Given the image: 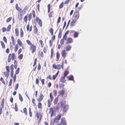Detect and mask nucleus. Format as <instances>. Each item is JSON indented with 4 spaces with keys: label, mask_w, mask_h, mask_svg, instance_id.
<instances>
[{
    "label": "nucleus",
    "mask_w": 125,
    "mask_h": 125,
    "mask_svg": "<svg viewBox=\"0 0 125 125\" xmlns=\"http://www.w3.org/2000/svg\"><path fill=\"white\" fill-rule=\"evenodd\" d=\"M76 21L72 19V21L71 23V24H70L71 26H73L74 25Z\"/></svg>",
    "instance_id": "5701e85b"
},
{
    "label": "nucleus",
    "mask_w": 125,
    "mask_h": 125,
    "mask_svg": "<svg viewBox=\"0 0 125 125\" xmlns=\"http://www.w3.org/2000/svg\"><path fill=\"white\" fill-rule=\"evenodd\" d=\"M18 45L16 44L14 47V51L15 52H16L18 50Z\"/></svg>",
    "instance_id": "58836bf2"
},
{
    "label": "nucleus",
    "mask_w": 125,
    "mask_h": 125,
    "mask_svg": "<svg viewBox=\"0 0 125 125\" xmlns=\"http://www.w3.org/2000/svg\"><path fill=\"white\" fill-rule=\"evenodd\" d=\"M62 125H67L65 119L64 117H62L61 119L60 123Z\"/></svg>",
    "instance_id": "9d476101"
},
{
    "label": "nucleus",
    "mask_w": 125,
    "mask_h": 125,
    "mask_svg": "<svg viewBox=\"0 0 125 125\" xmlns=\"http://www.w3.org/2000/svg\"><path fill=\"white\" fill-rule=\"evenodd\" d=\"M26 42L28 45H30L29 50L32 53L35 52L36 50V46L32 43L31 42L28 40H26Z\"/></svg>",
    "instance_id": "f257e3e1"
},
{
    "label": "nucleus",
    "mask_w": 125,
    "mask_h": 125,
    "mask_svg": "<svg viewBox=\"0 0 125 125\" xmlns=\"http://www.w3.org/2000/svg\"><path fill=\"white\" fill-rule=\"evenodd\" d=\"M32 103L35 106L36 105V103H35V99H32Z\"/></svg>",
    "instance_id": "6e6d98bb"
},
{
    "label": "nucleus",
    "mask_w": 125,
    "mask_h": 125,
    "mask_svg": "<svg viewBox=\"0 0 125 125\" xmlns=\"http://www.w3.org/2000/svg\"><path fill=\"white\" fill-rule=\"evenodd\" d=\"M20 68L19 67H18L17 69L16 70L15 74H17L19 73V71L20 70Z\"/></svg>",
    "instance_id": "37998d69"
},
{
    "label": "nucleus",
    "mask_w": 125,
    "mask_h": 125,
    "mask_svg": "<svg viewBox=\"0 0 125 125\" xmlns=\"http://www.w3.org/2000/svg\"><path fill=\"white\" fill-rule=\"evenodd\" d=\"M16 56L15 54L14 53H12V54H9L8 60V62H10L11 58L12 60H13L16 58Z\"/></svg>",
    "instance_id": "0eeeda50"
},
{
    "label": "nucleus",
    "mask_w": 125,
    "mask_h": 125,
    "mask_svg": "<svg viewBox=\"0 0 125 125\" xmlns=\"http://www.w3.org/2000/svg\"><path fill=\"white\" fill-rule=\"evenodd\" d=\"M34 22L35 24L37 23L40 27H42V20L38 17H36V18L34 19Z\"/></svg>",
    "instance_id": "423d86ee"
},
{
    "label": "nucleus",
    "mask_w": 125,
    "mask_h": 125,
    "mask_svg": "<svg viewBox=\"0 0 125 125\" xmlns=\"http://www.w3.org/2000/svg\"><path fill=\"white\" fill-rule=\"evenodd\" d=\"M32 15H33V18H35L36 15L35 13V12L34 10H33L32 11Z\"/></svg>",
    "instance_id": "0e129e2a"
},
{
    "label": "nucleus",
    "mask_w": 125,
    "mask_h": 125,
    "mask_svg": "<svg viewBox=\"0 0 125 125\" xmlns=\"http://www.w3.org/2000/svg\"><path fill=\"white\" fill-rule=\"evenodd\" d=\"M59 73V71H58L55 75H53L52 78V80H54L56 79V78L57 77Z\"/></svg>",
    "instance_id": "dca6fc26"
},
{
    "label": "nucleus",
    "mask_w": 125,
    "mask_h": 125,
    "mask_svg": "<svg viewBox=\"0 0 125 125\" xmlns=\"http://www.w3.org/2000/svg\"><path fill=\"white\" fill-rule=\"evenodd\" d=\"M39 102L37 105L39 109H42V104L40 102Z\"/></svg>",
    "instance_id": "412c9836"
},
{
    "label": "nucleus",
    "mask_w": 125,
    "mask_h": 125,
    "mask_svg": "<svg viewBox=\"0 0 125 125\" xmlns=\"http://www.w3.org/2000/svg\"><path fill=\"white\" fill-rule=\"evenodd\" d=\"M14 65L13 64H11L10 65V69L11 70L10 76L11 77H12L13 75L14 72Z\"/></svg>",
    "instance_id": "9b49d317"
},
{
    "label": "nucleus",
    "mask_w": 125,
    "mask_h": 125,
    "mask_svg": "<svg viewBox=\"0 0 125 125\" xmlns=\"http://www.w3.org/2000/svg\"><path fill=\"white\" fill-rule=\"evenodd\" d=\"M11 38L12 44L13 45H15V41L14 38L13 36H11Z\"/></svg>",
    "instance_id": "393cba45"
},
{
    "label": "nucleus",
    "mask_w": 125,
    "mask_h": 125,
    "mask_svg": "<svg viewBox=\"0 0 125 125\" xmlns=\"http://www.w3.org/2000/svg\"><path fill=\"white\" fill-rule=\"evenodd\" d=\"M39 42L41 46V47H42L43 46V42L41 40H40Z\"/></svg>",
    "instance_id": "052dcab7"
},
{
    "label": "nucleus",
    "mask_w": 125,
    "mask_h": 125,
    "mask_svg": "<svg viewBox=\"0 0 125 125\" xmlns=\"http://www.w3.org/2000/svg\"><path fill=\"white\" fill-rule=\"evenodd\" d=\"M0 42L2 48L3 49L5 48V46L4 43L2 41H0Z\"/></svg>",
    "instance_id": "ea45409f"
},
{
    "label": "nucleus",
    "mask_w": 125,
    "mask_h": 125,
    "mask_svg": "<svg viewBox=\"0 0 125 125\" xmlns=\"http://www.w3.org/2000/svg\"><path fill=\"white\" fill-rule=\"evenodd\" d=\"M80 17L79 11H75L72 17V19L76 21Z\"/></svg>",
    "instance_id": "20e7f679"
},
{
    "label": "nucleus",
    "mask_w": 125,
    "mask_h": 125,
    "mask_svg": "<svg viewBox=\"0 0 125 125\" xmlns=\"http://www.w3.org/2000/svg\"><path fill=\"white\" fill-rule=\"evenodd\" d=\"M67 38V35L64 34V36H63V38L62 39L64 40H65Z\"/></svg>",
    "instance_id": "338daca9"
},
{
    "label": "nucleus",
    "mask_w": 125,
    "mask_h": 125,
    "mask_svg": "<svg viewBox=\"0 0 125 125\" xmlns=\"http://www.w3.org/2000/svg\"><path fill=\"white\" fill-rule=\"evenodd\" d=\"M62 115V114H61L58 115L57 116H56L55 118L53 119V123H52L51 122L50 123V124L51 125H54V123H58L59 122V120L61 118Z\"/></svg>",
    "instance_id": "f03ea898"
},
{
    "label": "nucleus",
    "mask_w": 125,
    "mask_h": 125,
    "mask_svg": "<svg viewBox=\"0 0 125 125\" xmlns=\"http://www.w3.org/2000/svg\"><path fill=\"white\" fill-rule=\"evenodd\" d=\"M53 92L54 93V95L55 96H56L57 94V91L56 90H53Z\"/></svg>",
    "instance_id": "680f3d73"
},
{
    "label": "nucleus",
    "mask_w": 125,
    "mask_h": 125,
    "mask_svg": "<svg viewBox=\"0 0 125 125\" xmlns=\"http://www.w3.org/2000/svg\"><path fill=\"white\" fill-rule=\"evenodd\" d=\"M34 33H36L38 31V29L36 26H34Z\"/></svg>",
    "instance_id": "bb28decb"
},
{
    "label": "nucleus",
    "mask_w": 125,
    "mask_h": 125,
    "mask_svg": "<svg viewBox=\"0 0 125 125\" xmlns=\"http://www.w3.org/2000/svg\"><path fill=\"white\" fill-rule=\"evenodd\" d=\"M20 35L21 37H22L23 35V32L22 28L20 29Z\"/></svg>",
    "instance_id": "72a5a7b5"
},
{
    "label": "nucleus",
    "mask_w": 125,
    "mask_h": 125,
    "mask_svg": "<svg viewBox=\"0 0 125 125\" xmlns=\"http://www.w3.org/2000/svg\"><path fill=\"white\" fill-rule=\"evenodd\" d=\"M62 31L61 29H59V31L58 34V37L59 38H61L62 36Z\"/></svg>",
    "instance_id": "aec40b11"
},
{
    "label": "nucleus",
    "mask_w": 125,
    "mask_h": 125,
    "mask_svg": "<svg viewBox=\"0 0 125 125\" xmlns=\"http://www.w3.org/2000/svg\"><path fill=\"white\" fill-rule=\"evenodd\" d=\"M4 101L5 99L4 98H3L2 99L1 102V105L3 107H4Z\"/></svg>",
    "instance_id": "4c0bfd02"
},
{
    "label": "nucleus",
    "mask_w": 125,
    "mask_h": 125,
    "mask_svg": "<svg viewBox=\"0 0 125 125\" xmlns=\"http://www.w3.org/2000/svg\"><path fill=\"white\" fill-rule=\"evenodd\" d=\"M15 107L14 108V109L15 110V111L16 112H17L18 111V110L17 104L16 103H15Z\"/></svg>",
    "instance_id": "c03bdc74"
},
{
    "label": "nucleus",
    "mask_w": 125,
    "mask_h": 125,
    "mask_svg": "<svg viewBox=\"0 0 125 125\" xmlns=\"http://www.w3.org/2000/svg\"><path fill=\"white\" fill-rule=\"evenodd\" d=\"M64 4V3L63 2L61 3H60V5H59V8L60 9H61V8H62Z\"/></svg>",
    "instance_id": "a19ab883"
},
{
    "label": "nucleus",
    "mask_w": 125,
    "mask_h": 125,
    "mask_svg": "<svg viewBox=\"0 0 125 125\" xmlns=\"http://www.w3.org/2000/svg\"><path fill=\"white\" fill-rule=\"evenodd\" d=\"M10 67L9 66H7L6 67V69L7 72H10Z\"/></svg>",
    "instance_id": "13d9d810"
},
{
    "label": "nucleus",
    "mask_w": 125,
    "mask_h": 125,
    "mask_svg": "<svg viewBox=\"0 0 125 125\" xmlns=\"http://www.w3.org/2000/svg\"><path fill=\"white\" fill-rule=\"evenodd\" d=\"M19 98L21 101H23V98L20 94H19Z\"/></svg>",
    "instance_id": "a18cd8bd"
},
{
    "label": "nucleus",
    "mask_w": 125,
    "mask_h": 125,
    "mask_svg": "<svg viewBox=\"0 0 125 125\" xmlns=\"http://www.w3.org/2000/svg\"><path fill=\"white\" fill-rule=\"evenodd\" d=\"M47 46H44L43 48V51L45 53H46L47 52Z\"/></svg>",
    "instance_id": "de8ad7c7"
},
{
    "label": "nucleus",
    "mask_w": 125,
    "mask_h": 125,
    "mask_svg": "<svg viewBox=\"0 0 125 125\" xmlns=\"http://www.w3.org/2000/svg\"><path fill=\"white\" fill-rule=\"evenodd\" d=\"M48 7V12L49 13L50 12V9H51V5L50 4H48L47 6Z\"/></svg>",
    "instance_id": "e433bc0d"
},
{
    "label": "nucleus",
    "mask_w": 125,
    "mask_h": 125,
    "mask_svg": "<svg viewBox=\"0 0 125 125\" xmlns=\"http://www.w3.org/2000/svg\"><path fill=\"white\" fill-rule=\"evenodd\" d=\"M23 111L25 114L26 115H27L28 113L26 108L25 107L24 108Z\"/></svg>",
    "instance_id": "473e14b6"
},
{
    "label": "nucleus",
    "mask_w": 125,
    "mask_h": 125,
    "mask_svg": "<svg viewBox=\"0 0 125 125\" xmlns=\"http://www.w3.org/2000/svg\"><path fill=\"white\" fill-rule=\"evenodd\" d=\"M64 40H65L62 39L61 40L60 44L61 45H62L64 44Z\"/></svg>",
    "instance_id": "4d7b16f0"
},
{
    "label": "nucleus",
    "mask_w": 125,
    "mask_h": 125,
    "mask_svg": "<svg viewBox=\"0 0 125 125\" xmlns=\"http://www.w3.org/2000/svg\"><path fill=\"white\" fill-rule=\"evenodd\" d=\"M12 18L11 17H9L6 20V22H8L12 20Z\"/></svg>",
    "instance_id": "3c124183"
},
{
    "label": "nucleus",
    "mask_w": 125,
    "mask_h": 125,
    "mask_svg": "<svg viewBox=\"0 0 125 125\" xmlns=\"http://www.w3.org/2000/svg\"><path fill=\"white\" fill-rule=\"evenodd\" d=\"M53 51L52 48L51 49V58H52L53 57Z\"/></svg>",
    "instance_id": "603ef678"
},
{
    "label": "nucleus",
    "mask_w": 125,
    "mask_h": 125,
    "mask_svg": "<svg viewBox=\"0 0 125 125\" xmlns=\"http://www.w3.org/2000/svg\"><path fill=\"white\" fill-rule=\"evenodd\" d=\"M4 74L6 77L8 78L9 75V73L8 72H3Z\"/></svg>",
    "instance_id": "7c9ffc66"
},
{
    "label": "nucleus",
    "mask_w": 125,
    "mask_h": 125,
    "mask_svg": "<svg viewBox=\"0 0 125 125\" xmlns=\"http://www.w3.org/2000/svg\"><path fill=\"white\" fill-rule=\"evenodd\" d=\"M73 42L72 38L71 37H68L66 41L67 43H71Z\"/></svg>",
    "instance_id": "f3484780"
},
{
    "label": "nucleus",
    "mask_w": 125,
    "mask_h": 125,
    "mask_svg": "<svg viewBox=\"0 0 125 125\" xmlns=\"http://www.w3.org/2000/svg\"><path fill=\"white\" fill-rule=\"evenodd\" d=\"M50 96L51 99V101L52 102L53 99V96L52 95V93H50Z\"/></svg>",
    "instance_id": "09e8293b"
},
{
    "label": "nucleus",
    "mask_w": 125,
    "mask_h": 125,
    "mask_svg": "<svg viewBox=\"0 0 125 125\" xmlns=\"http://www.w3.org/2000/svg\"><path fill=\"white\" fill-rule=\"evenodd\" d=\"M58 101V97L54 99V104H56Z\"/></svg>",
    "instance_id": "864d4df0"
},
{
    "label": "nucleus",
    "mask_w": 125,
    "mask_h": 125,
    "mask_svg": "<svg viewBox=\"0 0 125 125\" xmlns=\"http://www.w3.org/2000/svg\"><path fill=\"white\" fill-rule=\"evenodd\" d=\"M71 48V46L70 45H68L66 46L65 49L67 51H68L70 50Z\"/></svg>",
    "instance_id": "b1692460"
},
{
    "label": "nucleus",
    "mask_w": 125,
    "mask_h": 125,
    "mask_svg": "<svg viewBox=\"0 0 125 125\" xmlns=\"http://www.w3.org/2000/svg\"><path fill=\"white\" fill-rule=\"evenodd\" d=\"M49 113L51 114L50 117H52L53 115L54 110L52 107H51L49 109Z\"/></svg>",
    "instance_id": "f8f14e48"
},
{
    "label": "nucleus",
    "mask_w": 125,
    "mask_h": 125,
    "mask_svg": "<svg viewBox=\"0 0 125 125\" xmlns=\"http://www.w3.org/2000/svg\"><path fill=\"white\" fill-rule=\"evenodd\" d=\"M35 116L36 117L37 120H38V124H39L43 117V115L41 113V112H38V111L36 112L35 114Z\"/></svg>",
    "instance_id": "7ed1b4c3"
},
{
    "label": "nucleus",
    "mask_w": 125,
    "mask_h": 125,
    "mask_svg": "<svg viewBox=\"0 0 125 125\" xmlns=\"http://www.w3.org/2000/svg\"><path fill=\"white\" fill-rule=\"evenodd\" d=\"M52 68L55 69H57L58 70H60L61 68L62 69H64V63L63 62L61 65L58 64L57 65H56L55 64H53L52 65Z\"/></svg>",
    "instance_id": "39448f33"
},
{
    "label": "nucleus",
    "mask_w": 125,
    "mask_h": 125,
    "mask_svg": "<svg viewBox=\"0 0 125 125\" xmlns=\"http://www.w3.org/2000/svg\"><path fill=\"white\" fill-rule=\"evenodd\" d=\"M15 33L16 36H18L19 35V31L18 28H16L15 30Z\"/></svg>",
    "instance_id": "4be33fe9"
},
{
    "label": "nucleus",
    "mask_w": 125,
    "mask_h": 125,
    "mask_svg": "<svg viewBox=\"0 0 125 125\" xmlns=\"http://www.w3.org/2000/svg\"><path fill=\"white\" fill-rule=\"evenodd\" d=\"M61 53L62 57L65 58L67 54L66 50H62L61 52Z\"/></svg>",
    "instance_id": "1a4fd4ad"
},
{
    "label": "nucleus",
    "mask_w": 125,
    "mask_h": 125,
    "mask_svg": "<svg viewBox=\"0 0 125 125\" xmlns=\"http://www.w3.org/2000/svg\"><path fill=\"white\" fill-rule=\"evenodd\" d=\"M69 73V72L67 70H65L63 76L65 77Z\"/></svg>",
    "instance_id": "a878e982"
},
{
    "label": "nucleus",
    "mask_w": 125,
    "mask_h": 125,
    "mask_svg": "<svg viewBox=\"0 0 125 125\" xmlns=\"http://www.w3.org/2000/svg\"><path fill=\"white\" fill-rule=\"evenodd\" d=\"M15 8L19 11L20 12V13L22 12L21 9L19 7L18 4V3H16L15 5Z\"/></svg>",
    "instance_id": "ddd939ff"
},
{
    "label": "nucleus",
    "mask_w": 125,
    "mask_h": 125,
    "mask_svg": "<svg viewBox=\"0 0 125 125\" xmlns=\"http://www.w3.org/2000/svg\"><path fill=\"white\" fill-rule=\"evenodd\" d=\"M47 79H49L50 80H52V78L51 77V75H50L47 77Z\"/></svg>",
    "instance_id": "774afa93"
},
{
    "label": "nucleus",
    "mask_w": 125,
    "mask_h": 125,
    "mask_svg": "<svg viewBox=\"0 0 125 125\" xmlns=\"http://www.w3.org/2000/svg\"><path fill=\"white\" fill-rule=\"evenodd\" d=\"M27 15L25 16L24 17V20L25 22H27Z\"/></svg>",
    "instance_id": "79ce46f5"
},
{
    "label": "nucleus",
    "mask_w": 125,
    "mask_h": 125,
    "mask_svg": "<svg viewBox=\"0 0 125 125\" xmlns=\"http://www.w3.org/2000/svg\"><path fill=\"white\" fill-rule=\"evenodd\" d=\"M12 79H10L9 83L8 85L9 86H10L11 85L12 83Z\"/></svg>",
    "instance_id": "5fc2aeb1"
},
{
    "label": "nucleus",
    "mask_w": 125,
    "mask_h": 125,
    "mask_svg": "<svg viewBox=\"0 0 125 125\" xmlns=\"http://www.w3.org/2000/svg\"><path fill=\"white\" fill-rule=\"evenodd\" d=\"M44 96L42 93H41L38 98L37 99V100L38 102H41L43 100Z\"/></svg>",
    "instance_id": "6e6552de"
},
{
    "label": "nucleus",
    "mask_w": 125,
    "mask_h": 125,
    "mask_svg": "<svg viewBox=\"0 0 125 125\" xmlns=\"http://www.w3.org/2000/svg\"><path fill=\"white\" fill-rule=\"evenodd\" d=\"M17 41L18 45L21 47L22 46L23 44L21 40L20 39H18Z\"/></svg>",
    "instance_id": "a211bd4d"
},
{
    "label": "nucleus",
    "mask_w": 125,
    "mask_h": 125,
    "mask_svg": "<svg viewBox=\"0 0 125 125\" xmlns=\"http://www.w3.org/2000/svg\"><path fill=\"white\" fill-rule=\"evenodd\" d=\"M11 27V24H9L7 27V31H10Z\"/></svg>",
    "instance_id": "c85d7f7f"
},
{
    "label": "nucleus",
    "mask_w": 125,
    "mask_h": 125,
    "mask_svg": "<svg viewBox=\"0 0 125 125\" xmlns=\"http://www.w3.org/2000/svg\"><path fill=\"white\" fill-rule=\"evenodd\" d=\"M60 56V53L58 52H57L56 53V58H57V61H58L59 60V59Z\"/></svg>",
    "instance_id": "2f4dec72"
},
{
    "label": "nucleus",
    "mask_w": 125,
    "mask_h": 125,
    "mask_svg": "<svg viewBox=\"0 0 125 125\" xmlns=\"http://www.w3.org/2000/svg\"><path fill=\"white\" fill-rule=\"evenodd\" d=\"M0 80L1 81L2 83L4 84H5V81L4 80V79L2 77H1L0 78Z\"/></svg>",
    "instance_id": "e2e57ef3"
},
{
    "label": "nucleus",
    "mask_w": 125,
    "mask_h": 125,
    "mask_svg": "<svg viewBox=\"0 0 125 125\" xmlns=\"http://www.w3.org/2000/svg\"><path fill=\"white\" fill-rule=\"evenodd\" d=\"M39 54H40V56L42 58H43L44 57V55L43 52L42 51L41 52L40 51L39 52Z\"/></svg>",
    "instance_id": "8fccbe9b"
},
{
    "label": "nucleus",
    "mask_w": 125,
    "mask_h": 125,
    "mask_svg": "<svg viewBox=\"0 0 125 125\" xmlns=\"http://www.w3.org/2000/svg\"><path fill=\"white\" fill-rule=\"evenodd\" d=\"M28 8L29 7L28 6H25L24 7L23 10L22 11V12H23V14H25L28 10Z\"/></svg>",
    "instance_id": "2eb2a0df"
},
{
    "label": "nucleus",
    "mask_w": 125,
    "mask_h": 125,
    "mask_svg": "<svg viewBox=\"0 0 125 125\" xmlns=\"http://www.w3.org/2000/svg\"><path fill=\"white\" fill-rule=\"evenodd\" d=\"M65 77L64 76H62L60 79V82L62 83H65L66 80L65 79Z\"/></svg>",
    "instance_id": "4468645a"
},
{
    "label": "nucleus",
    "mask_w": 125,
    "mask_h": 125,
    "mask_svg": "<svg viewBox=\"0 0 125 125\" xmlns=\"http://www.w3.org/2000/svg\"><path fill=\"white\" fill-rule=\"evenodd\" d=\"M23 57V55L22 54H20L18 57V58L19 59H22Z\"/></svg>",
    "instance_id": "bf43d9fd"
},
{
    "label": "nucleus",
    "mask_w": 125,
    "mask_h": 125,
    "mask_svg": "<svg viewBox=\"0 0 125 125\" xmlns=\"http://www.w3.org/2000/svg\"><path fill=\"white\" fill-rule=\"evenodd\" d=\"M65 92V89H62V90L59 92V94L62 96L64 94Z\"/></svg>",
    "instance_id": "6ab92c4d"
},
{
    "label": "nucleus",
    "mask_w": 125,
    "mask_h": 125,
    "mask_svg": "<svg viewBox=\"0 0 125 125\" xmlns=\"http://www.w3.org/2000/svg\"><path fill=\"white\" fill-rule=\"evenodd\" d=\"M52 102L51 101H50V100L49 99L48 100V107H50L51 104V102Z\"/></svg>",
    "instance_id": "49530a36"
},
{
    "label": "nucleus",
    "mask_w": 125,
    "mask_h": 125,
    "mask_svg": "<svg viewBox=\"0 0 125 125\" xmlns=\"http://www.w3.org/2000/svg\"><path fill=\"white\" fill-rule=\"evenodd\" d=\"M68 80L70 81H73L74 79V77L73 76L71 75L68 77Z\"/></svg>",
    "instance_id": "c756f323"
},
{
    "label": "nucleus",
    "mask_w": 125,
    "mask_h": 125,
    "mask_svg": "<svg viewBox=\"0 0 125 125\" xmlns=\"http://www.w3.org/2000/svg\"><path fill=\"white\" fill-rule=\"evenodd\" d=\"M32 13H30L28 15V20L29 21H30L31 20L32 18Z\"/></svg>",
    "instance_id": "f704fd0d"
},
{
    "label": "nucleus",
    "mask_w": 125,
    "mask_h": 125,
    "mask_svg": "<svg viewBox=\"0 0 125 125\" xmlns=\"http://www.w3.org/2000/svg\"><path fill=\"white\" fill-rule=\"evenodd\" d=\"M41 66L40 64L39 63L37 67V69L38 70H39L41 69Z\"/></svg>",
    "instance_id": "69168bd1"
},
{
    "label": "nucleus",
    "mask_w": 125,
    "mask_h": 125,
    "mask_svg": "<svg viewBox=\"0 0 125 125\" xmlns=\"http://www.w3.org/2000/svg\"><path fill=\"white\" fill-rule=\"evenodd\" d=\"M54 14L53 11H52L50 12L48 15V16L50 18H51L52 17V15Z\"/></svg>",
    "instance_id": "cd10ccee"
},
{
    "label": "nucleus",
    "mask_w": 125,
    "mask_h": 125,
    "mask_svg": "<svg viewBox=\"0 0 125 125\" xmlns=\"http://www.w3.org/2000/svg\"><path fill=\"white\" fill-rule=\"evenodd\" d=\"M79 34V33L77 32H74V34L73 37L74 38L77 37L78 36Z\"/></svg>",
    "instance_id": "c9c22d12"
}]
</instances>
